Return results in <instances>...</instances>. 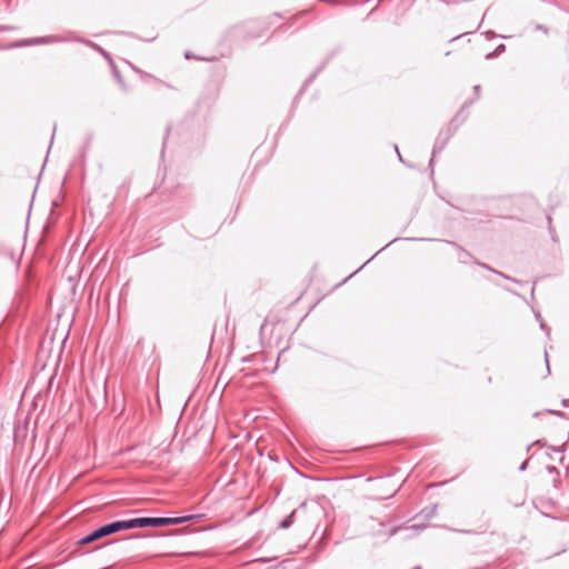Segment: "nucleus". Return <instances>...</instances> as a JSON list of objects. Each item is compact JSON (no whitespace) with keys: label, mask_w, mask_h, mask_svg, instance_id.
I'll use <instances>...</instances> for the list:
<instances>
[{"label":"nucleus","mask_w":569,"mask_h":569,"mask_svg":"<svg viewBox=\"0 0 569 569\" xmlns=\"http://www.w3.org/2000/svg\"><path fill=\"white\" fill-rule=\"evenodd\" d=\"M191 517H177V518H169V517H159V518H136L130 519V529L133 528H143V527H162V526H169V525H179L188 521Z\"/></svg>","instance_id":"1"},{"label":"nucleus","mask_w":569,"mask_h":569,"mask_svg":"<svg viewBox=\"0 0 569 569\" xmlns=\"http://www.w3.org/2000/svg\"><path fill=\"white\" fill-rule=\"evenodd\" d=\"M107 536L130 529L129 520H120L106 526H102Z\"/></svg>","instance_id":"2"},{"label":"nucleus","mask_w":569,"mask_h":569,"mask_svg":"<svg viewBox=\"0 0 569 569\" xmlns=\"http://www.w3.org/2000/svg\"><path fill=\"white\" fill-rule=\"evenodd\" d=\"M288 526H289V522H288V521H283V522H282V527H283V528H287Z\"/></svg>","instance_id":"4"},{"label":"nucleus","mask_w":569,"mask_h":569,"mask_svg":"<svg viewBox=\"0 0 569 569\" xmlns=\"http://www.w3.org/2000/svg\"><path fill=\"white\" fill-rule=\"evenodd\" d=\"M106 532H104V529L103 527L94 530L93 532H91L90 535L86 536L84 538H82L80 540V543H83V545H87V543H90L92 541H96L98 539H101L103 537H106Z\"/></svg>","instance_id":"3"}]
</instances>
